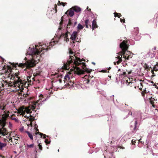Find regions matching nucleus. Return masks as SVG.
I'll use <instances>...</instances> for the list:
<instances>
[{
  "mask_svg": "<svg viewBox=\"0 0 158 158\" xmlns=\"http://www.w3.org/2000/svg\"><path fill=\"white\" fill-rule=\"evenodd\" d=\"M8 137H8L6 136V138H4L3 139V141L5 143H7V142L9 143V141L8 140Z\"/></svg>",
  "mask_w": 158,
  "mask_h": 158,
  "instance_id": "c85d7f7f",
  "label": "nucleus"
},
{
  "mask_svg": "<svg viewBox=\"0 0 158 158\" xmlns=\"http://www.w3.org/2000/svg\"><path fill=\"white\" fill-rule=\"evenodd\" d=\"M154 86H155V87L157 89H158V87L156 85H154Z\"/></svg>",
  "mask_w": 158,
  "mask_h": 158,
  "instance_id": "13d9d810",
  "label": "nucleus"
},
{
  "mask_svg": "<svg viewBox=\"0 0 158 158\" xmlns=\"http://www.w3.org/2000/svg\"><path fill=\"white\" fill-rule=\"evenodd\" d=\"M70 57L66 63L64 64V67L65 69H69L70 66L73 68L75 73L78 75L84 74L85 72L90 73L92 71L91 69L86 68L85 63L81 62L83 61H85L84 60L80 59V58L76 56L75 55L72 56H70Z\"/></svg>",
  "mask_w": 158,
  "mask_h": 158,
  "instance_id": "f03ea898",
  "label": "nucleus"
},
{
  "mask_svg": "<svg viewBox=\"0 0 158 158\" xmlns=\"http://www.w3.org/2000/svg\"><path fill=\"white\" fill-rule=\"evenodd\" d=\"M30 117L31 118H30V119H29V120L30 121H32V120H33L34 119V118H35L34 117H33L31 115H30Z\"/></svg>",
  "mask_w": 158,
  "mask_h": 158,
  "instance_id": "58836bf2",
  "label": "nucleus"
},
{
  "mask_svg": "<svg viewBox=\"0 0 158 158\" xmlns=\"http://www.w3.org/2000/svg\"><path fill=\"white\" fill-rule=\"evenodd\" d=\"M114 17H118V18H119L120 16H121V14L119 13H117V12H115L114 13Z\"/></svg>",
  "mask_w": 158,
  "mask_h": 158,
  "instance_id": "bb28decb",
  "label": "nucleus"
},
{
  "mask_svg": "<svg viewBox=\"0 0 158 158\" xmlns=\"http://www.w3.org/2000/svg\"><path fill=\"white\" fill-rule=\"evenodd\" d=\"M25 111L24 110V111H23V112H21L20 114V115H22V116H23V115H24L25 114Z\"/></svg>",
  "mask_w": 158,
  "mask_h": 158,
  "instance_id": "a19ab883",
  "label": "nucleus"
},
{
  "mask_svg": "<svg viewBox=\"0 0 158 158\" xmlns=\"http://www.w3.org/2000/svg\"><path fill=\"white\" fill-rule=\"evenodd\" d=\"M67 4V3L66 2H61L60 3V5H61L62 6H65V5H66Z\"/></svg>",
  "mask_w": 158,
  "mask_h": 158,
  "instance_id": "72a5a7b5",
  "label": "nucleus"
},
{
  "mask_svg": "<svg viewBox=\"0 0 158 158\" xmlns=\"http://www.w3.org/2000/svg\"><path fill=\"white\" fill-rule=\"evenodd\" d=\"M120 21L121 22L125 23V20L124 19H120Z\"/></svg>",
  "mask_w": 158,
  "mask_h": 158,
  "instance_id": "37998d69",
  "label": "nucleus"
},
{
  "mask_svg": "<svg viewBox=\"0 0 158 158\" xmlns=\"http://www.w3.org/2000/svg\"><path fill=\"white\" fill-rule=\"evenodd\" d=\"M26 95H25L24 94H23V97H25L26 96Z\"/></svg>",
  "mask_w": 158,
  "mask_h": 158,
  "instance_id": "0e129e2a",
  "label": "nucleus"
},
{
  "mask_svg": "<svg viewBox=\"0 0 158 158\" xmlns=\"http://www.w3.org/2000/svg\"><path fill=\"white\" fill-rule=\"evenodd\" d=\"M69 33V32L68 31L65 34H62L59 37V39H60V38L62 37H64V40L65 41H66V42L69 41V38H68Z\"/></svg>",
  "mask_w": 158,
  "mask_h": 158,
  "instance_id": "9b49d317",
  "label": "nucleus"
},
{
  "mask_svg": "<svg viewBox=\"0 0 158 158\" xmlns=\"http://www.w3.org/2000/svg\"><path fill=\"white\" fill-rule=\"evenodd\" d=\"M8 127L10 129H11L12 127V125L10 122L9 123Z\"/></svg>",
  "mask_w": 158,
  "mask_h": 158,
  "instance_id": "4c0bfd02",
  "label": "nucleus"
},
{
  "mask_svg": "<svg viewBox=\"0 0 158 158\" xmlns=\"http://www.w3.org/2000/svg\"><path fill=\"white\" fill-rule=\"evenodd\" d=\"M154 69L155 71H157L158 70V63H157L156 64L155 66Z\"/></svg>",
  "mask_w": 158,
  "mask_h": 158,
  "instance_id": "7c9ffc66",
  "label": "nucleus"
},
{
  "mask_svg": "<svg viewBox=\"0 0 158 158\" xmlns=\"http://www.w3.org/2000/svg\"><path fill=\"white\" fill-rule=\"evenodd\" d=\"M8 140H9V141H10L12 143V142H13V140H12V138H10V139H9Z\"/></svg>",
  "mask_w": 158,
  "mask_h": 158,
  "instance_id": "c03bdc74",
  "label": "nucleus"
},
{
  "mask_svg": "<svg viewBox=\"0 0 158 158\" xmlns=\"http://www.w3.org/2000/svg\"><path fill=\"white\" fill-rule=\"evenodd\" d=\"M72 23L71 22V19H69V20L68 23L67 25V27L68 28L69 26L71 25H72Z\"/></svg>",
  "mask_w": 158,
  "mask_h": 158,
  "instance_id": "2f4dec72",
  "label": "nucleus"
},
{
  "mask_svg": "<svg viewBox=\"0 0 158 158\" xmlns=\"http://www.w3.org/2000/svg\"><path fill=\"white\" fill-rule=\"evenodd\" d=\"M11 119L15 121V122H18V119H16L15 117H11Z\"/></svg>",
  "mask_w": 158,
  "mask_h": 158,
  "instance_id": "79ce46f5",
  "label": "nucleus"
},
{
  "mask_svg": "<svg viewBox=\"0 0 158 158\" xmlns=\"http://www.w3.org/2000/svg\"><path fill=\"white\" fill-rule=\"evenodd\" d=\"M25 106H22L19 107L18 109L17 110V113L20 114L21 112H23L24 110Z\"/></svg>",
  "mask_w": 158,
  "mask_h": 158,
  "instance_id": "f3484780",
  "label": "nucleus"
},
{
  "mask_svg": "<svg viewBox=\"0 0 158 158\" xmlns=\"http://www.w3.org/2000/svg\"><path fill=\"white\" fill-rule=\"evenodd\" d=\"M43 138H44V139H45L46 138V135L45 134H43Z\"/></svg>",
  "mask_w": 158,
  "mask_h": 158,
  "instance_id": "3c124183",
  "label": "nucleus"
},
{
  "mask_svg": "<svg viewBox=\"0 0 158 158\" xmlns=\"http://www.w3.org/2000/svg\"><path fill=\"white\" fill-rule=\"evenodd\" d=\"M6 124V122L0 120V138L1 136L7 135L9 133L8 131L5 128Z\"/></svg>",
  "mask_w": 158,
  "mask_h": 158,
  "instance_id": "0eeeda50",
  "label": "nucleus"
},
{
  "mask_svg": "<svg viewBox=\"0 0 158 158\" xmlns=\"http://www.w3.org/2000/svg\"><path fill=\"white\" fill-rule=\"evenodd\" d=\"M73 52L71 50H70L69 51V54H73Z\"/></svg>",
  "mask_w": 158,
  "mask_h": 158,
  "instance_id": "603ef678",
  "label": "nucleus"
},
{
  "mask_svg": "<svg viewBox=\"0 0 158 158\" xmlns=\"http://www.w3.org/2000/svg\"><path fill=\"white\" fill-rule=\"evenodd\" d=\"M151 72L152 73V74H154V72H153V70H151Z\"/></svg>",
  "mask_w": 158,
  "mask_h": 158,
  "instance_id": "69168bd1",
  "label": "nucleus"
},
{
  "mask_svg": "<svg viewBox=\"0 0 158 158\" xmlns=\"http://www.w3.org/2000/svg\"><path fill=\"white\" fill-rule=\"evenodd\" d=\"M92 77H93V76H90V75H89V78L88 79L85 80L84 81V82H85V83H86V84H89V81H90V80L89 79V78H91Z\"/></svg>",
  "mask_w": 158,
  "mask_h": 158,
  "instance_id": "b1692460",
  "label": "nucleus"
},
{
  "mask_svg": "<svg viewBox=\"0 0 158 158\" xmlns=\"http://www.w3.org/2000/svg\"><path fill=\"white\" fill-rule=\"evenodd\" d=\"M7 144L6 143H3L0 142V150H2L3 148L6 146Z\"/></svg>",
  "mask_w": 158,
  "mask_h": 158,
  "instance_id": "4be33fe9",
  "label": "nucleus"
},
{
  "mask_svg": "<svg viewBox=\"0 0 158 158\" xmlns=\"http://www.w3.org/2000/svg\"><path fill=\"white\" fill-rule=\"evenodd\" d=\"M138 57L137 54H133L129 51V63L131 65L135 66L136 65Z\"/></svg>",
  "mask_w": 158,
  "mask_h": 158,
  "instance_id": "423d86ee",
  "label": "nucleus"
},
{
  "mask_svg": "<svg viewBox=\"0 0 158 158\" xmlns=\"http://www.w3.org/2000/svg\"><path fill=\"white\" fill-rule=\"evenodd\" d=\"M45 143H46V145L49 143L50 142V141H48V139H46L45 141Z\"/></svg>",
  "mask_w": 158,
  "mask_h": 158,
  "instance_id": "c9c22d12",
  "label": "nucleus"
},
{
  "mask_svg": "<svg viewBox=\"0 0 158 158\" xmlns=\"http://www.w3.org/2000/svg\"><path fill=\"white\" fill-rule=\"evenodd\" d=\"M69 83H68V84H67V87H68V86L69 87V88H70L71 87H73L74 86V82L73 81V82H72L71 81H70L69 82Z\"/></svg>",
  "mask_w": 158,
  "mask_h": 158,
  "instance_id": "aec40b11",
  "label": "nucleus"
},
{
  "mask_svg": "<svg viewBox=\"0 0 158 158\" xmlns=\"http://www.w3.org/2000/svg\"><path fill=\"white\" fill-rule=\"evenodd\" d=\"M23 127L22 128L20 129V131H23Z\"/></svg>",
  "mask_w": 158,
  "mask_h": 158,
  "instance_id": "bf43d9fd",
  "label": "nucleus"
},
{
  "mask_svg": "<svg viewBox=\"0 0 158 158\" xmlns=\"http://www.w3.org/2000/svg\"><path fill=\"white\" fill-rule=\"evenodd\" d=\"M135 140L134 141L133 140H131V141L130 148L132 150L133 149L136 147V145L135 144Z\"/></svg>",
  "mask_w": 158,
  "mask_h": 158,
  "instance_id": "a211bd4d",
  "label": "nucleus"
},
{
  "mask_svg": "<svg viewBox=\"0 0 158 158\" xmlns=\"http://www.w3.org/2000/svg\"><path fill=\"white\" fill-rule=\"evenodd\" d=\"M40 71H38V72H36L35 73H33V75L34 77H36L37 76L40 75Z\"/></svg>",
  "mask_w": 158,
  "mask_h": 158,
  "instance_id": "c756f323",
  "label": "nucleus"
},
{
  "mask_svg": "<svg viewBox=\"0 0 158 158\" xmlns=\"http://www.w3.org/2000/svg\"><path fill=\"white\" fill-rule=\"evenodd\" d=\"M2 106H1V105H0V109H2Z\"/></svg>",
  "mask_w": 158,
  "mask_h": 158,
  "instance_id": "052dcab7",
  "label": "nucleus"
},
{
  "mask_svg": "<svg viewBox=\"0 0 158 158\" xmlns=\"http://www.w3.org/2000/svg\"><path fill=\"white\" fill-rule=\"evenodd\" d=\"M62 18H63V17H62V18H61V19H62L61 21V22H60V25L62 24L63 23V20Z\"/></svg>",
  "mask_w": 158,
  "mask_h": 158,
  "instance_id": "de8ad7c7",
  "label": "nucleus"
},
{
  "mask_svg": "<svg viewBox=\"0 0 158 158\" xmlns=\"http://www.w3.org/2000/svg\"><path fill=\"white\" fill-rule=\"evenodd\" d=\"M38 146L39 147V149L40 150H42V149H43V148L42 147V145H41V143H40L38 145Z\"/></svg>",
  "mask_w": 158,
  "mask_h": 158,
  "instance_id": "473e14b6",
  "label": "nucleus"
},
{
  "mask_svg": "<svg viewBox=\"0 0 158 158\" xmlns=\"http://www.w3.org/2000/svg\"><path fill=\"white\" fill-rule=\"evenodd\" d=\"M156 49V48L154 47L153 48L150 50L146 54H145L144 56L145 58L150 57L151 58H152L156 54L155 51Z\"/></svg>",
  "mask_w": 158,
  "mask_h": 158,
  "instance_id": "6e6552de",
  "label": "nucleus"
},
{
  "mask_svg": "<svg viewBox=\"0 0 158 158\" xmlns=\"http://www.w3.org/2000/svg\"><path fill=\"white\" fill-rule=\"evenodd\" d=\"M76 42H81V40L80 39H79V40H76Z\"/></svg>",
  "mask_w": 158,
  "mask_h": 158,
  "instance_id": "6e6d98bb",
  "label": "nucleus"
},
{
  "mask_svg": "<svg viewBox=\"0 0 158 158\" xmlns=\"http://www.w3.org/2000/svg\"><path fill=\"white\" fill-rule=\"evenodd\" d=\"M155 133L154 134L157 135V134H158V130L157 131H155Z\"/></svg>",
  "mask_w": 158,
  "mask_h": 158,
  "instance_id": "49530a36",
  "label": "nucleus"
},
{
  "mask_svg": "<svg viewBox=\"0 0 158 158\" xmlns=\"http://www.w3.org/2000/svg\"><path fill=\"white\" fill-rule=\"evenodd\" d=\"M24 110L25 111V112H26L27 114H28L29 113H30V114H31V113H32V112H30V110L28 108H25L24 109Z\"/></svg>",
  "mask_w": 158,
  "mask_h": 158,
  "instance_id": "a878e982",
  "label": "nucleus"
},
{
  "mask_svg": "<svg viewBox=\"0 0 158 158\" xmlns=\"http://www.w3.org/2000/svg\"><path fill=\"white\" fill-rule=\"evenodd\" d=\"M39 129L37 128H36L35 135H37L39 134L41 136V137H42L43 134L39 132Z\"/></svg>",
  "mask_w": 158,
  "mask_h": 158,
  "instance_id": "393cba45",
  "label": "nucleus"
},
{
  "mask_svg": "<svg viewBox=\"0 0 158 158\" xmlns=\"http://www.w3.org/2000/svg\"><path fill=\"white\" fill-rule=\"evenodd\" d=\"M114 64L115 65L116 64H117V62H114Z\"/></svg>",
  "mask_w": 158,
  "mask_h": 158,
  "instance_id": "e2e57ef3",
  "label": "nucleus"
},
{
  "mask_svg": "<svg viewBox=\"0 0 158 158\" xmlns=\"http://www.w3.org/2000/svg\"><path fill=\"white\" fill-rule=\"evenodd\" d=\"M5 106H3L1 110H5Z\"/></svg>",
  "mask_w": 158,
  "mask_h": 158,
  "instance_id": "a18cd8bd",
  "label": "nucleus"
},
{
  "mask_svg": "<svg viewBox=\"0 0 158 158\" xmlns=\"http://www.w3.org/2000/svg\"><path fill=\"white\" fill-rule=\"evenodd\" d=\"M127 41L124 40L120 44V47L122 49V51L118 53V54H120V55H117V57H116L118 59V61H117V64H118L120 63L122 61V55L123 56H125V58L127 60L128 59V56H126L125 54L126 51H127V49L128 48V45L127 44Z\"/></svg>",
  "mask_w": 158,
  "mask_h": 158,
  "instance_id": "7ed1b4c3",
  "label": "nucleus"
},
{
  "mask_svg": "<svg viewBox=\"0 0 158 158\" xmlns=\"http://www.w3.org/2000/svg\"><path fill=\"white\" fill-rule=\"evenodd\" d=\"M60 1H59L58 2V3H57V4L59 5V3L60 4Z\"/></svg>",
  "mask_w": 158,
  "mask_h": 158,
  "instance_id": "774afa93",
  "label": "nucleus"
},
{
  "mask_svg": "<svg viewBox=\"0 0 158 158\" xmlns=\"http://www.w3.org/2000/svg\"><path fill=\"white\" fill-rule=\"evenodd\" d=\"M77 22L76 21L74 23V26H75L77 24Z\"/></svg>",
  "mask_w": 158,
  "mask_h": 158,
  "instance_id": "4d7b16f0",
  "label": "nucleus"
},
{
  "mask_svg": "<svg viewBox=\"0 0 158 158\" xmlns=\"http://www.w3.org/2000/svg\"><path fill=\"white\" fill-rule=\"evenodd\" d=\"M72 73L68 72L64 77V79L66 81L69 80L70 77H72Z\"/></svg>",
  "mask_w": 158,
  "mask_h": 158,
  "instance_id": "2eb2a0df",
  "label": "nucleus"
},
{
  "mask_svg": "<svg viewBox=\"0 0 158 158\" xmlns=\"http://www.w3.org/2000/svg\"><path fill=\"white\" fill-rule=\"evenodd\" d=\"M59 81L60 83H61L62 82V80L61 79H60L59 80Z\"/></svg>",
  "mask_w": 158,
  "mask_h": 158,
  "instance_id": "5fc2aeb1",
  "label": "nucleus"
},
{
  "mask_svg": "<svg viewBox=\"0 0 158 158\" xmlns=\"http://www.w3.org/2000/svg\"><path fill=\"white\" fill-rule=\"evenodd\" d=\"M38 101H37L36 102H35L33 103V105L31 107V109H32V110H34L36 108V106L38 105H39V104L38 103Z\"/></svg>",
  "mask_w": 158,
  "mask_h": 158,
  "instance_id": "6ab92c4d",
  "label": "nucleus"
},
{
  "mask_svg": "<svg viewBox=\"0 0 158 158\" xmlns=\"http://www.w3.org/2000/svg\"><path fill=\"white\" fill-rule=\"evenodd\" d=\"M85 27L87 28H89V26L91 27V26L90 24L89 23V20L87 19L85 21Z\"/></svg>",
  "mask_w": 158,
  "mask_h": 158,
  "instance_id": "412c9836",
  "label": "nucleus"
},
{
  "mask_svg": "<svg viewBox=\"0 0 158 158\" xmlns=\"http://www.w3.org/2000/svg\"><path fill=\"white\" fill-rule=\"evenodd\" d=\"M18 138H19V137H17L16 138H15L14 139V141H15V140H18Z\"/></svg>",
  "mask_w": 158,
  "mask_h": 158,
  "instance_id": "09e8293b",
  "label": "nucleus"
},
{
  "mask_svg": "<svg viewBox=\"0 0 158 158\" xmlns=\"http://www.w3.org/2000/svg\"><path fill=\"white\" fill-rule=\"evenodd\" d=\"M54 9L55 10V13H56L57 12V6L56 5V4H55V5H54Z\"/></svg>",
  "mask_w": 158,
  "mask_h": 158,
  "instance_id": "e433bc0d",
  "label": "nucleus"
},
{
  "mask_svg": "<svg viewBox=\"0 0 158 158\" xmlns=\"http://www.w3.org/2000/svg\"><path fill=\"white\" fill-rule=\"evenodd\" d=\"M72 9H73L74 11H75L77 13L81 11V8L79 7L76 6L72 7Z\"/></svg>",
  "mask_w": 158,
  "mask_h": 158,
  "instance_id": "dca6fc26",
  "label": "nucleus"
},
{
  "mask_svg": "<svg viewBox=\"0 0 158 158\" xmlns=\"http://www.w3.org/2000/svg\"><path fill=\"white\" fill-rule=\"evenodd\" d=\"M131 33L129 43L131 45H133L135 43L134 40H139L141 38V36L139 33V28L137 27L133 28L131 30Z\"/></svg>",
  "mask_w": 158,
  "mask_h": 158,
  "instance_id": "20e7f679",
  "label": "nucleus"
},
{
  "mask_svg": "<svg viewBox=\"0 0 158 158\" xmlns=\"http://www.w3.org/2000/svg\"><path fill=\"white\" fill-rule=\"evenodd\" d=\"M34 144H30V145H27V147H28V148H33V147H34Z\"/></svg>",
  "mask_w": 158,
  "mask_h": 158,
  "instance_id": "f704fd0d",
  "label": "nucleus"
},
{
  "mask_svg": "<svg viewBox=\"0 0 158 158\" xmlns=\"http://www.w3.org/2000/svg\"><path fill=\"white\" fill-rule=\"evenodd\" d=\"M17 143V141L16 140H15V141H14V139L13 140V142H12V143H13V145H16Z\"/></svg>",
  "mask_w": 158,
  "mask_h": 158,
  "instance_id": "ea45409f",
  "label": "nucleus"
},
{
  "mask_svg": "<svg viewBox=\"0 0 158 158\" xmlns=\"http://www.w3.org/2000/svg\"><path fill=\"white\" fill-rule=\"evenodd\" d=\"M84 27L83 26H82L80 24V23H79L78 25V26L77 27V28L78 30H81Z\"/></svg>",
  "mask_w": 158,
  "mask_h": 158,
  "instance_id": "cd10ccee",
  "label": "nucleus"
},
{
  "mask_svg": "<svg viewBox=\"0 0 158 158\" xmlns=\"http://www.w3.org/2000/svg\"><path fill=\"white\" fill-rule=\"evenodd\" d=\"M130 116L129 117L130 119L133 118V120L130 123V129L133 133L135 132L138 129L139 126V123L137 122V118H136L135 112H131L130 111L129 112V114Z\"/></svg>",
  "mask_w": 158,
  "mask_h": 158,
  "instance_id": "39448f33",
  "label": "nucleus"
},
{
  "mask_svg": "<svg viewBox=\"0 0 158 158\" xmlns=\"http://www.w3.org/2000/svg\"><path fill=\"white\" fill-rule=\"evenodd\" d=\"M65 14L67 15L68 16H69L70 17H72L74 14V11L72 7L68 10L65 13Z\"/></svg>",
  "mask_w": 158,
  "mask_h": 158,
  "instance_id": "f8f14e48",
  "label": "nucleus"
},
{
  "mask_svg": "<svg viewBox=\"0 0 158 158\" xmlns=\"http://www.w3.org/2000/svg\"><path fill=\"white\" fill-rule=\"evenodd\" d=\"M48 49V47L44 48V47H42V46H39L37 45L35 46V48H33L32 49V53L30 55L32 56V59L29 60L27 61L24 63H21L18 64V63H15L9 62V63L12 66V68L10 66L7 65V68L9 70L10 73L8 74V77H10V79L13 80L14 85H20L22 84L25 85L26 82L23 81L20 79V77H19V73H12V69H16L18 66V67L24 68L26 69H30L31 67H33L35 66L36 63V60H39L40 58V54L41 52L43 51L44 52V51H47Z\"/></svg>",
  "mask_w": 158,
  "mask_h": 158,
  "instance_id": "f257e3e1",
  "label": "nucleus"
},
{
  "mask_svg": "<svg viewBox=\"0 0 158 158\" xmlns=\"http://www.w3.org/2000/svg\"><path fill=\"white\" fill-rule=\"evenodd\" d=\"M26 133L27 134L30 138L31 140H33V137L32 134H31L29 132L27 131H26Z\"/></svg>",
  "mask_w": 158,
  "mask_h": 158,
  "instance_id": "5701e85b",
  "label": "nucleus"
},
{
  "mask_svg": "<svg viewBox=\"0 0 158 158\" xmlns=\"http://www.w3.org/2000/svg\"><path fill=\"white\" fill-rule=\"evenodd\" d=\"M98 26L97 24L96 19H95L92 22V29L93 30L96 28H98Z\"/></svg>",
  "mask_w": 158,
  "mask_h": 158,
  "instance_id": "4468645a",
  "label": "nucleus"
},
{
  "mask_svg": "<svg viewBox=\"0 0 158 158\" xmlns=\"http://www.w3.org/2000/svg\"><path fill=\"white\" fill-rule=\"evenodd\" d=\"M101 72H103V73H106V70H102L101 71Z\"/></svg>",
  "mask_w": 158,
  "mask_h": 158,
  "instance_id": "8fccbe9b",
  "label": "nucleus"
},
{
  "mask_svg": "<svg viewBox=\"0 0 158 158\" xmlns=\"http://www.w3.org/2000/svg\"><path fill=\"white\" fill-rule=\"evenodd\" d=\"M121 76H123L122 81L123 82V84L125 83L127 85H128V77L126 73L125 72H123V74L121 75Z\"/></svg>",
  "mask_w": 158,
  "mask_h": 158,
  "instance_id": "1a4fd4ad",
  "label": "nucleus"
},
{
  "mask_svg": "<svg viewBox=\"0 0 158 158\" xmlns=\"http://www.w3.org/2000/svg\"><path fill=\"white\" fill-rule=\"evenodd\" d=\"M77 36V32L76 31H74L71 35L70 39L73 41L75 40Z\"/></svg>",
  "mask_w": 158,
  "mask_h": 158,
  "instance_id": "ddd939ff",
  "label": "nucleus"
},
{
  "mask_svg": "<svg viewBox=\"0 0 158 158\" xmlns=\"http://www.w3.org/2000/svg\"><path fill=\"white\" fill-rule=\"evenodd\" d=\"M129 85H130L131 84H132V83H131L130 82H129Z\"/></svg>",
  "mask_w": 158,
  "mask_h": 158,
  "instance_id": "680f3d73",
  "label": "nucleus"
},
{
  "mask_svg": "<svg viewBox=\"0 0 158 158\" xmlns=\"http://www.w3.org/2000/svg\"><path fill=\"white\" fill-rule=\"evenodd\" d=\"M4 112L5 113L2 115L1 119L0 120H2L3 121L6 122L7 118L9 116V111H5Z\"/></svg>",
  "mask_w": 158,
  "mask_h": 158,
  "instance_id": "9d476101",
  "label": "nucleus"
},
{
  "mask_svg": "<svg viewBox=\"0 0 158 158\" xmlns=\"http://www.w3.org/2000/svg\"><path fill=\"white\" fill-rule=\"evenodd\" d=\"M92 64H93L94 65L95 64V63L94 62H92Z\"/></svg>",
  "mask_w": 158,
  "mask_h": 158,
  "instance_id": "338daca9",
  "label": "nucleus"
},
{
  "mask_svg": "<svg viewBox=\"0 0 158 158\" xmlns=\"http://www.w3.org/2000/svg\"><path fill=\"white\" fill-rule=\"evenodd\" d=\"M0 157H1V158H4V156L1 155H0Z\"/></svg>",
  "mask_w": 158,
  "mask_h": 158,
  "instance_id": "864d4df0",
  "label": "nucleus"
}]
</instances>
